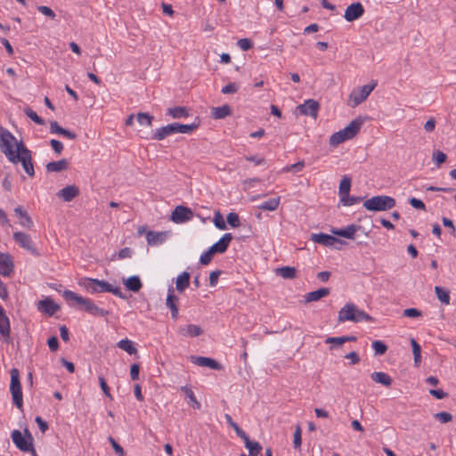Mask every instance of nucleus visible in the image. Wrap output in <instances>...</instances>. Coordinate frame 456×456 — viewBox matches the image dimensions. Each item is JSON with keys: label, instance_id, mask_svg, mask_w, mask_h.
Returning <instances> with one entry per match:
<instances>
[{"label": "nucleus", "instance_id": "obj_1", "mask_svg": "<svg viewBox=\"0 0 456 456\" xmlns=\"http://www.w3.org/2000/svg\"><path fill=\"white\" fill-rule=\"evenodd\" d=\"M0 149L10 162L13 164L20 162L28 176L35 175L31 151L22 141L17 142L12 134L3 126H0Z\"/></svg>", "mask_w": 456, "mask_h": 456}, {"label": "nucleus", "instance_id": "obj_2", "mask_svg": "<svg viewBox=\"0 0 456 456\" xmlns=\"http://www.w3.org/2000/svg\"><path fill=\"white\" fill-rule=\"evenodd\" d=\"M62 297L69 305H77L79 310H84L93 316L104 317L109 314V311L100 308L90 298L83 297L71 290H64Z\"/></svg>", "mask_w": 456, "mask_h": 456}, {"label": "nucleus", "instance_id": "obj_3", "mask_svg": "<svg viewBox=\"0 0 456 456\" xmlns=\"http://www.w3.org/2000/svg\"><path fill=\"white\" fill-rule=\"evenodd\" d=\"M78 285L91 294L110 292L116 297L126 299V296L121 291L119 287H114L103 280L83 277L78 280Z\"/></svg>", "mask_w": 456, "mask_h": 456}, {"label": "nucleus", "instance_id": "obj_4", "mask_svg": "<svg viewBox=\"0 0 456 456\" xmlns=\"http://www.w3.org/2000/svg\"><path fill=\"white\" fill-rule=\"evenodd\" d=\"M362 124L363 119L361 117L354 118L345 128L332 134L329 141L330 145L337 147L338 144L353 139L359 133Z\"/></svg>", "mask_w": 456, "mask_h": 456}, {"label": "nucleus", "instance_id": "obj_5", "mask_svg": "<svg viewBox=\"0 0 456 456\" xmlns=\"http://www.w3.org/2000/svg\"><path fill=\"white\" fill-rule=\"evenodd\" d=\"M347 321L353 322H373V318L354 304L346 303L338 312V322L342 323Z\"/></svg>", "mask_w": 456, "mask_h": 456}, {"label": "nucleus", "instance_id": "obj_6", "mask_svg": "<svg viewBox=\"0 0 456 456\" xmlns=\"http://www.w3.org/2000/svg\"><path fill=\"white\" fill-rule=\"evenodd\" d=\"M200 126V122H193L189 125H183L179 123H172L167 126H161L153 133L152 139L161 141L165 139L167 136L174 134H191L192 131L196 130Z\"/></svg>", "mask_w": 456, "mask_h": 456}, {"label": "nucleus", "instance_id": "obj_7", "mask_svg": "<svg viewBox=\"0 0 456 456\" xmlns=\"http://www.w3.org/2000/svg\"><path fill=\"white\" fill-rule=\"evenodd\" d=\"M395 200L390 196L379 195L363 202V207L369 211H386L395 206Z\"/></svg>", "mask_w": 456, "mask_h": 456}, {"label": "nucleus", "instance_id": "obj_8", "mask_svg": "<svg viewBox=\"0 0 456 456\" xmlns=\"http://www.w3.org/2000/svg\"><path fill=\"white\" fill-rule=\"evenodd\" d=\"M11 384L10 392L12 394L13 404L20 410L23 407V395L21 384L20 380V371L16 368H12L10 371Z\"/></svg>", "mask_w": 456, "mask_h": 456}, {"label": "nucleus", "instance_id": "obj_9", "mask_svg": "<svg viewBox=\"0 0 456 456\" xmlns=\"http://www.w3.org/2000/svg\"><path fill=\"white\" fill-rule=\"evenodd\" d=\"M376 86L377 83H373L353 90L349 95L348 105L354 108L364 102Z\"/></svg>", "mask_w": 456, "mask_h": 456}, {"label": "nucleus", "instance_id": "obj_10", "mask_svg": "<svg viewBox=\"0 0 456 456\" xmlns=\"http://www.w3.org/2000/svg\"><path fill=\"white\" fill-rule=\"evenodd\" d=\"M11 436L13 444L20 451L23 452H30L33 456H37V452L34 448L33 443L26 439L20 430H13Z\"/></svg>", "mask_w": 456, "mask_h": 456}, {"label": "nucleus", "instance_id": "obj_11", "mask_svg": "<svg viewBox=\"0 0 456 456\" xmlns=\"http://www.w3.org/2000/svg\"><path fill=\"white\" fill-rule=\"evenodd\" d=\"M12 237L20 247L28 251L31 255L35 256H40V253L35 247L29 234L23 232H16L13 233Z\"/></svg>", "mask_w": 456, "mask_h": 456}, {"label": "nucleus", "instance_id": "obj_12", "mask_svg": "<svg viewBox=\"0 0 456 456\" xmlns=\"http://www.w3.org/2000/svg\"><path fill=\"white\" fill-rule=\"evenodd\" d=\"M311 240H313L315 243L326 246V247H334L335 248H338V249L340 248L338 246V244L342 245L345 243L340 239H338L332 235L322 233V232L313 233L311 235Z\"/></svg>", "mask_w": 456, "mask_h": 456}, {"label": "nucleus", "instance_id": "obj_13", "mask_svg": "<svg viewBox=\"0 0 456 456\" xmlns=\"http://www.w3.org/2000/svg\"><path fill=\"white\" fill-rule=\"evenodd\" d=\"M192 217V210L182 205L176 206L171 214V220L175 224L185 223L190 221Z\"/></svg>", "mask_w": 456, "mask_h": 456}, {"label": "nucleus", "instance_id": "obj_14", "mask_svg": "<svg viewBox=\"0 0 456 456\" xmlns=\"http://www.w3.org/2000/svg\"><path fill=\"white\" fill-rule=\"evenodd\" d=\"M364 7L360 2L349 4L345 11L344 18L346 21L352 22L360 19L364 14Z\"/></svg>", "mask_w": 456, "mask_h": 456}, {"label": "nucleus", "instance_id": "obj_15", "mask_svg": "<svg viewBox=\"0 0 456 456\" xmlns=\"http://www.w3.org/2000/svg\"><path fill=\"white\" fill-rule=\"evenodd\" d=\"M319 109V102L314 99H308L305 101L303 104H300L297 107V110H299L300 114L310 116L314 118L318 116Z\"/></svg>", "mask_w": 456, "mask_h": 456}, {"label": "nucleus", "instance_id": "obj_16", "mask_svg": "<svg viewBox=\"0 0 456 456\" xmlns=\"http://www.w3.org/2000/svg\"><path fill=\"white\" fill-rule=\"evenodd\" d=\"M11 326L10 320L6 315L4 307L0 305V335L6 343H11Z\"/></svg>", "mask_w": 456, "mask_h": 456}, {"label": "nucleus", "instance_id": "obj_17", "mask_svg": "<svg viewBox=\"0 0 456 456\" xmlns=\"http://www.w3.org/2000/svg\"><path fill=\"white\" fill-rule=\"evenodd\" d=\"M37 310L46 314L48 316H53L58 310H60V305L52 298L46 297L38 301Z\"/></svg>", "mask_w": 456, "mask_h": 456}, {"label": "nucleus", "instance_id": "obj_18", "mask_svg": "<svg viewBox=\"0 0 456 456\" xmlns=\"http://www.w3.org/2000/svg\"><path fill=\"white\" fill-rule=\"evenodd\" d=\"M13 262L8 253H0V274L9 277L13 272Z\"/></svg>", "mask_w": 456, "mask_h": 456}, {"label": "nucleus", "instance_id": "obj_19", "mask_svg": "<svg viewBox=\"0 0 456 456\" xmlns=\"http://www.w3.org/2000/svg\"><path fill=\"white\" fill-rule=\"evenodd\" d=\"M191 361L192 363L202 366V367H208L212 370H219L222 369V365L216 362V360L208 357L204 356H191Z\"/></svg>", "mask_w": 456, "mask_h": 456}, {"label": "nucleus", "instance_id": "obj_20", "mask_svg": "<svg viewBox=\"0 0 456 456\" xmlns=\"http://www.w3.org/2000/svg\"><path fill=\"white\" fill-rule=\"evenodd\" d=\"M178 301L179 298L174 294V289L170 287L166 299V305L170 309L173 320H176L178 318Z\"/></svg>", "mask_w": 456, "mask_h": 456}, {"label": "nucleus", "instance_id": "obj_21", "mask_svg": "<svg viewBox=\"0 0 456 456\" xmlns=\"http://www.w3.org/2000/svg\"><path fill=\"white\" fill-rule=\"evenodd\" d=\"M79 195V189L76 185H67L57 192V196L65 202H69Z\"/></svg>", "mask_w": 456, "mask_h": 456}, {"label": "nucleus", "instance_id": "obj_22", "mask_svg": "<svg viewBox=\"0 0 456 456\" xmlns=\"http://www.w3.org/2000/svg\"><path fill=\"white\" fill-rule=\"evenodd\" d=\"M232 240V235L231 233H225L220 238V240L217 242L213 244L210 247V248L213 250L215 254H223L227 250Z\"/></svg>", "mask_w": 456, "mask_h": 456}, {"label": "nucleus", "instance_id": "obj_23", "mask_svg": "<svg viewBox=\"0 0 456 456\" xmlns=\"http://www.w3.org/2000/svg\"><path fill=\"white\" fill-rule=\"evenodd\" d=\"M168 235L169 232L149 231L146 234V239L149 245H159L167 240Z\"/></svg>", "mask_w": 456, "mask_h": 456}, {"label": "nucleus", "instance_id": "obj_24", "mask_svg": "<svg viewBox=\"0 0 456 456\" xmlns=\"http://www.w3.org/2000/svg\"><path fill=\"white\" fill-rule=\"evenodd\" d=\"M15 216L20 219V224L27 229H30L33 226V221L28 216L26 210L21 206H18L14 208Z\"/></svg>", "mask_w": 456, "mask_h": 456}, {"label": "nucleus", "instance_id": "obj_25", "mask_svg": "<svg viewBox=\"0 0 456 456\" xmlns=\"http://www.w3.org/2000/svg\"><path fill=\"white\" fill-rule=\"evenodd\" d=\"M179 334L183 337H199L203 333V330L199 325L188 324L179 328Z\"/></svg>", "mask_w": 456, "mask_h": 456}, {"label": "nucleus", "instance_id": "obj_26", "mask_svg": "<svg viewBox=\"0 0 456 456\" xmlns=\"http://www.w3.org/2000/svg\"><path fill=\"white\" fill-rule=\"evenodd\" d=\"M358 229H360V226L350 224L343 229H332L331 232L335 235L353 240L354 239V234Z\"/></svg>", "mask_w": 456, "mask_h": 456}, {"label": "nucleus", "instance_id": "obj_27", "mask_svg": "<svg viewBox=\"0 0 456 456\" xmlns=\"http://www.w3.org/2000/svg\"><path fill=\"white\" fill-rule=\"evenodd\" d=\"M330 293V289L329 288H321L317 290L308 292L305 295V302L310 303L318 301L321 298L327 297Z\"/></svg>", "mask_w": 456, "mask_h": 456}, {"label": "nucleus", "instance_id": "obj_28", "mask_svg": "<svg viewBox=\"0 0 456 456\" xmlns=\"http://www.w3.org/2000/svg\"><path fill=\"white\" fill-rule=\"evenodd\" d=\"M69 168V161L66 159L58 161L48 162L45 166L46 172H61Z\"/></svg>", "mask_w": 456, "mask_h": 456}, {"label": "nucleus", "instance_id": "obj_29", "mask_svg": "<svg viewBox=\"0 0 456 456\" xmlns=\"http://www.w3.org/2000/svg\"><path fill=\"white\" fill-rule=\"evenodd\" d=\"M370 378L376 383H379L387 387H389L393 383L392 378L387 373L382 371L372 372Z\"/></svg>", "mask_w": 456, "mask_h": 456}, {"label": "nucleus", "instance_id": "obj_30", "mask_svg": "<svg viewBox=\"0 0 456 456\" xmlns=\"http://www.w3.org/2000/svg\"><path fill=\"white\" fill-rule=\"evenodd\" d=\"M124 284L128 290L134 293L138 292L142 287V283L137 275H133L124 280Z\"/></svg>", "mask_w": 456, "mask_h": 456}, {"label": "nucleus", "instance_id": "obj_31", "mask_svg": "<svg viewBox=\"0 0 456 456\" xmlns=\"http://www.w3.org/2000/svg\"><path fill=\"white\" fill-rule=\"evenodd\" d=\"M212 117L215 119H223L232 114V109L228 104L215 107L211 110Z\"/></svg>", "mask_w": 456, "mask_h": 456}, {"label": "nucleus", "instance_id": "obj_32", "mask_svg": "<svg viewBox=\"0 0 456 456\" xmlns=\"http://www.w3.org/2000/svg\"><path fill=\"white\" fill-rule=\"evenodd\" d=\"M167 115L173 118H183L189 117L190 114L186 107L178 106L167 109Z\"/></svg>", "mask_w": 456, "mask_h": 456}, {"label": "nucleus", "instance_id": "obj_33", "mask_svg": "<svg viewBox=\"0 0 456 456\" xmlns=\"http://www.w3.org/2000/svg\"><path fill=\"white\" fill-rule=\"evenodd\" d=\"M191 275L188 272H183L176 279L175 289L179 292H183L190 285Z\"/></svg>", "mask_w": 456, "mask_h": 456}, {"label": "nucleus", "instance_id": "obj_34", "mask_svg": "<svg viewBox=\"0 0 456 456\" xmlns=\"http://www.w3.org/2000/svg\"><path fill=\"white\" fill-rule=\"evenodd\" d=\"M245 443L246 448L249 451V456H257L262 451V446L258 442L250 441L248 436L247 435L245 438H242Z\"/></svg>", "mask_w": 456, "mask_h": 456}, {"label": "nucleus", "instance_id": "obj_35", "mask_svg": "<svg viewBox=\"0 0 456 456\" xmlns=\"http://www.w3.org/2000/svg\"><path fill=\"white\" fill-rule=\"evenodd\" d=\"M180 390L183 391L185 396L189 399L188 403L191 404L194 409L200 410L201 407L200 403L197 400L193 391L188 387L187 386H183L180 387Z\"/></svg>", "mask_w": 456, "mask_h": 456}, {"label": "nucleus", "instance_id": "obj_36", "mask_svg": "<svg viewBox=\"0 0 456 456\" xmlns=\"http://www.w3.org/2000/svg\"><path fill=\"white\" fill-rule=\"evenodd\" d=\"M281 201V197L270 199L258 205V208L265 211H274L278 208Z\"/></svg>", "mask_w": 456, "mask_h": 456}, {"label": "nucleus", "instance_id": "obj_37", "mask_svg": "<svg viewBox=\"0 0 456 456\" xmlns=\"http://www.w3.org/2000/svg\"><path fill=\"white\" fill-rule=\"evenodd\" d=\"M277 275L284 279H295L297 277V270L291 266H282L275 270Z\"/></svg>", "mask_w": 456, "mask_h": 456}, {"label": "nucleus", "instance_id": "obj_38", "mask_svg": "<svg viewBox=\"0 0 456 456\" xmlns=\"http://www.w3.org/2000/svg\"><path fill=\"white\" fill-rule=\"evenodd\" d=\"M118 346L126 351L129 354H134L137 353L136 347L133 345V342L127 338L121 339L118 343Z\"/></svg>", "mask_w": 456, "mask_h": 456}, {"label": "nucleus", "instance_id": "obj_39", "mask_svg": "<svg viewBox=\"0 0 456 456\" xmlns=\"http://www.w3.org/2000/svg\"><path fill=\"white\" fill-rule=\"evenodd\" d=\"M435 292H436V295L437 298L443 304H445V305H449L450 304V295H449V291L448 290H446L445 289H444L442 287L436 286L435 287Z\"/></svg>", "mask_w": 456, "mask_h": 456}, {"label": "nucleus", "instance_id": "obj_40", "mask_svg": "<svg viewBox=\"0 0 456 456\" xmlns=\"http://www.w3.org/2000/svg\"><path fill=\"white\" fill-rule=\"evenodd\" d=\"M351 188V178L347 175H345L339 183V195L340 198L344 195H347L350 192Z\"/></svg>", "mask_w": 456, "mask_h": 456}, {"label": "nucleus", "instance_id": "obj_41", "mask_svg": "<svg viewBox=\"0 0 456 456\" xmlns=\"http://www.w3.org/2000/svg\"><path fill=\"white\" fill-rule=\"evenodd\" d=\"M224 418L226 419V422L227 424L232 428V429L235 431L236 435L240 437L241 439L242 438H245V436H247V434L239 427V425L237 423H235L232 417L229 415V414H225L224 415Z\"/></svg>", "mask_w": 456, "mask_h": 456}, {"label": "nucleus", "instance_id": "obj_42", "mask_svg": "<svg viewBox=\"0 0 456 456\" xmlns=\"http://www.w3.org/2000/svg\"><path fill=\"white\" fill-rule=\"evenodd\" d=\"M136 118L140 125L147 126H151L154 119L153 116L146 112H139Z\"/></svg>", "mask_w": 456, "mask_h": 456}, {"label": "nucleus", "instance_id": "obj_43", "mask_svg": "<svg viewBox=\"0 0 456 456\" xmlns=\"http://www.w3.org/2000/svg\"><path fill=\"white\" fill-rule=\"evenodd\" d=\"M293 445L294 448L300 451L302 444V431L300 425H297L293 435Z\"/></svg>", "mask_w": 456, "mask_h": 456}, {"label": "nucleus", "instance_id": "obj_44", "mask_svg": "<svg viewBox=\"0 0 456 456\" xmlns=\"http://www.w3.org/2000/svg\"><path fill=\"white\" fill-rule=\"evenodd\" d=\"M371 346L377 355H382L387 351V346L380 340L373 341Z\"/></svg>", "mask_w": 456, "mask_h": 456}, {"label": "nucleus", "instance_id": "obj_45", "mask_svg": "<svg viewBox=\"0 0 456 456\" xmlns=\"http://www.w3.org/2000/svg\"><path fill=\"white\" fill-rule=\"evenodd\" d=\"M24 113L36 124L45 125V120L42 118H40L32 109L26 108L24 110Z\"/></svg>", "mask_w": 456, "mask_h": 456}, {"label": "nucleus", "instance_id": "obj_46", "mask_svg": "<svg viewBox=\"0 0 456 456\" xmlns=\"http://www.w3.org/2000/svg\"><path fill=\"white\" fill-rule=\"evenodd\" d=\"M361 200V197L350 196L349 193L340 198V201L344 206H353Z\"/></svg>", "mask_w": 456, "mask_h": 456}, {"label": "nucleus", "instance_id": "obj_47", "mask_svg": "<svg viewBox=\"0 0 456 456\" xmlns=\"http://www.w3.org/2000/svg\"><path fill=\"white\" fill-rule=\"evenodd\" d=\"M226 221L228 224L233 228L239 227L240 225V221L238 214L231 212L226 216Z\"/></svg>", "mask_w": 456, "mask_h": 456}, {"label": "nucleus", "instance_id": "obj_48", "mask_svg": "<svg viewBox=\"0 0 456 456\" xmlns=\"http://www.w3.org/2000/svg\"><path fill=\"white\" fill-rule=\"evenodd\" d=\"M434 418L439 420L441 423H448L452 421V415L447 411H440L434 414Z\"/></svg>", "mask_w": 456, "mask_h": 456}, {"label": "nucleus", "instance_id": "obj_49", "mask_svg": "<svg viewBox=\"0 0 456 456\" xmlns=\"http://www.w3.org/2000/svg\"><path fill=\"white\" fill-rule=\"evenodd\" d=\"M108 441L110 442L113 450L118 456H126V452L123 449V447L120 444H118L112 436H109Z\"/></svg>", "mask_w": 456, "mask_h": 456}, {"label": "nucleus", "instance_id": "obj_50", "mask_svg": "<svg viewBox=\"0 0 456 456\" xmlns=\"http://www.w3.org/2000/svg\"><path fill=\"white\" fill-rule=\"evenodd\" d=\"M215 255V253L213 252V250L209 248L207 251H205L200 257V262L201 265H208L212 258H213V256Z\"/></svg>", "mask_w": 456, "mask_h": 456}, {"label": "nucleus", "instance_id": "obj_51", "mask_svg": "<svg viewBox=\"0 0 456 456\" xmlns=\"http://www.w3.org/2000/svg\"><path fill=\"white\" fill-rule=\"evenodd\" d=\"M433 160L436 162L437 166H440L441 164L444 163L447 159V156L445 153L440 151H436L433 153L432 157Z\"/></svg>", "mask_w": 456, "mask_h": 456}, {"label": "nucleus", "instance_id": "obj_52", "mask_svg": "<svg viewBox=\"0 0 456 456\" xmlns=\"http://www.w3.org/2000/svg\"><path fill=\"white\" fill-rule=\"evenodd\" d=\"M214 224H215L216 227L220 229V230L226 229V224H225V222L224 220L223 216L219 212H216L215 214Z\"/></svg>", "mask_w": 456, "mask_h": 456}, {"label": "nucleus", "instance_id": "obj_53", "mask_svg": "<svg viewBox=\"0 0 456 456\" xmlns=\"http://www.w3.org/2000/svg\"><path fill=\"white\" fill-rule=\"evenodd\" d=\"M99 384H100V387L103 392V394L108 397L110 398V400L113 399L110 392V387L105 380V379L103 378V376H100L99 377Z\"/></svg>", "mask_w": 456, "mask_h": 456}, {"label": "nucleus", "instance_id": "obj_54", "mask_svg": "<svg viewBox=\"0 0 456 456\" xmlns=\"http://www.w3.org/2000/svg\"><path fill=\"white\" fill-rule=\"evenodd\" d=\"M237 45L243 51H248L253 47V43L248 38H241L237 42Z\"/></svg>", "mask_w": 456, "mask_h": 456}, {"label": "nucleus", "instance_id": "obj_55", "mask_svg": "<svg viewBox=\"0 0 456 456\" xmlns=\"http://www.w3.org/2000/svg\"><path fill=\"white\" fill-rule=\"evenodd\" d=\"M239 90V86L236 83H229L224 86L221 93L224 94H235Z\"/></svg>", "mask_w": 456, "mask_h": 456}, {"label": "nucleus", "instance_id": "obj_56", "mask_svg": "<svg viewBox=\"0 0 456 456\" xmlns=\"http://www.w3.org/2000/svg\"><path fill=\"white\" fill-rule=\"evenodd\" d=\"M304 167H305V162L302 160V161H298L295 164L285 167L283 168V171L284 172H289V171L299 172L303 169Z\"/></svg>", "mask_w": 456, "mask_h": 456}, {"label": "nucleus", "instance_id": "obj_57", "mask_svg": "<svg viewBox=\"0 0 456 456\" xmlns=\"http://www.w3.org/2000/svg\"><path fill=\"white\" fill-rule=\"evenodd\" d=\"M409 203L412 208L416 209L426 210V206L421 200H419L417 198H411L409 200Z\"/></svg>", "mask_w": 456, "mask_h": 456}, {"label": "nucleus", "instance_id": "obj_58", "mask_svg": "<svg viewBox=\"0 0 456 456\" xmlns=\"http://www.w3.org/2000/svg\"><path fill=\"white\" fill-rule=\"evenodd\" d=\"M37 10L44 15L49 17L50 19L53 20L55 18L54 12L48 6L45 5H40L37 7Z\"/></svg>", "mask_w": 456, "mask_h": 456}, {"label": "nucleus", "instance_id": "obj_59", "mask_svg": "<svg viewBox=\"0 0 456 456\" xmlns=\"http://www.w3.org/2000/svg\"><path fill=\"white\" fill-rule=\"evenodd\" d=\"M140 373V365L138 363H133L130 367V377L132 380H138Z\"/></svg>", "mask_w": 456, "mask_h": 456}, {"label": "nucleus", "instance_id": "obj_60", "mask_svg": "<svg viewBox=\"0 0 456 456\" xmlns=\"http://www.w3.org/2000/svg\"><path fill=\"white\" fill-rule=\"evenodd\" d=\"M50 144L56 154L60 155L62 152L63 144L60 141L52 139Z\"/></svg>", "mask_w": 456, "mask_h": 456}, {"label": "nucleus", "instance_id": "obj_61", "mask_svg": "<svg viewBox=\"0 0 456 456\" xmlns=\"http://www.w3.org/2000/svg\"><path fill=\"white\" fill-rule=\"evenodd\" d=\"M421 315V312L416 308H407L403 311V316L415 318Z\"/></svg>", "mask_w": 456, "mask_h": 456}, {"label": "nucleus", "instance_id": "obj_62", "mask_svg": "<svg viewBox=\"0 0 456 456\" xmlns=\"http://www.w3.org/2000/svg\"><path fill=\"white\" fill-rule=\"evenodd\" d=\"M47 345L52 351L59 349V341L56 336H52L47 339Z\"/></svg>", "mask_w": 456, "mask_h": 456}, {"label": "nucleus", "instance_id": "obj_63", "mask_svg": "<svg viewBox=\"0 0 456 456\" xmlns=\"http://www.w3.org/2000/svg\"><path fill=\"white\" fill-rule=\"evenodd\" d=\"M221 273H222V272L219 271V270L213 271V272L210 273V275H209V285L211 287H215L217 284L218 278H219Z\"/></svg>", "mask_w": 456, "mask_h": 456}, {"label": "nucleus", "instance_id": "obj_64", "mask_svg": "<svg viewBox=\"0 0 456 456\" xmlns=\"http://www.w3.org/2000/svg\"><path fill=\"white\" fill-rule=\"evenodd\" d=\"M35 421L38 425V428L42 433H45L49 428L47 422L45 421L40 416H37Z\"/></svg>", "mask_w": 456, "mask_h": 456}]
</instances>
